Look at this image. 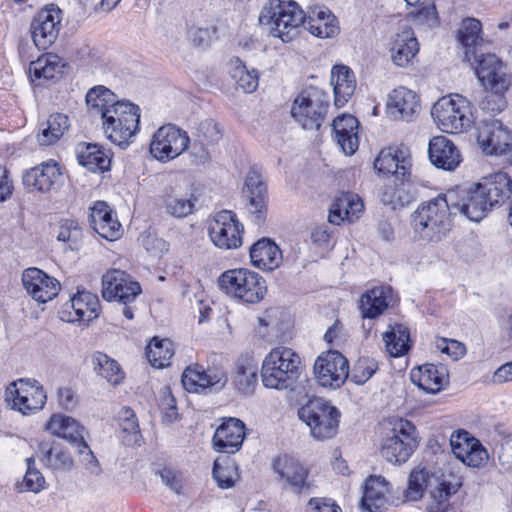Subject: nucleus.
Listing matches in <instances>:
<instances>
[{"mask_svg":"<svg viewBox=\"0 0 512 512\" xmlns=\"http://www.w3.org/2000/svg\"><path fill=\"white\" fill-rule=\"evenodd\" d=\"M142 245L154 258H160L168 251V244L166 241L151 233H147L142 236Z\"/></svg>","mask_w":512,"mask_h":512,"instance_id":"obj_63","label":"nucleus"},{"mask_svg":"<svg viewBox=\"0 0 512 512\" xmlns=\"http://www.w3.org/2000/svg\"><path fill=\"white\" fill-rule=\"evenodd\" d=\"M472 62L476 63V76L486 91H507L510 88L512 76L507 65L495 54H480Z\"/></svg>","mask_w":512,"mask_h":512,"instance_id":"obj_13","label":"nucleus"},{"mask_svg":"<svg viewBox=\"0 0 512 512\" xmlns=\"http://www.w3.org/2000/svg\"><path fill=\"white\" fill-rule=\"evenodd\" d=\"M419 51V44L413 30L405 25L393 37L390 47L391 58L399 67H406Z\"/></svg>","mask_w":512,"mask_h":512,"instance_id":"obj_32","label":"nucleus"},{"mask_svg":"<svg viewBox=\"0 0 512 512\" xmlns=\"http://www.w3.org/2000/svg\"><path fill=\"white\" fill-rule=\"evenodd\" d=\"M377 368L378 365L374 359L360 358L353 368L352 381L355 384H364L377 371Z\"/></svg>","mask_w":512,"mask_h":512,"instance_id":"obj_57","label":"nucleus"},{"mask_svg":"<svg viewBox=\"0 0 512 512\" xmlns=\"http://www.w3.org/2000/svg\"><path fill=\"white\" fill-rule=\"evenodd\" d=\"M297 415L309 427L311 436L317 440L330 439L337 434L340 412L321 397L298 408Z\"/></svg>","mask_w":512,"mask_h":512,"instance_id":"obj_7","label":"nucleus"},{"mask_svg":"<svg viewBox=\"0 0 512 512\" xmlns=\"http://www.w3.org/2000/svg\"><path fill=\"white\" fill-rule=\"evenodd\" d=\"M62 173L54 161L43 162L24 172L22 182L28 192L46 193L53 189Z\"/></svg>","mask_w":512,"mask_h":512,"instance_id":"obj_23","label":"nucleus"},{"mask_svg":"<svg viewBox=\"0 0 512 512\" xmlns=\"http://www.w3.org/2000/svg\"><path fill=\"white\" fill-rule=\"evenodd\" d=\"M250 258L253 266L272 271L281 264L282 253L275 242L269 238H262L250 248Z\"/></svg>","mask_w":512,"mask_h":512,"instance_id":"obj_36","label":"nucleus"},{"mask_svg":"<svg viewBox=\"0 0 512 512\" xmlns=\"http://www.w3.org/2000/svg\"><path fill=\"white\" fill-rule=\"evenodd\" d=\"M481 32L482 24L475 18L464 19L457 31V40L463 50L464 60L471 65L472 61L480 56L478 53L483 45Z\"/></svg>","mask_w":512,"mask_h":512,"instance_id":"obj_27","label":"nucleus"},{"mask_svg":"<svg viewBox=\"0 0 512 512\" xmlns=\"http://www.w3.org/2000/svg\"><path fill=\"white\" fill-rule=\"evenodd\" d=\"M428 153L432 164L443 170H454L462 160L459 149L444 136H437L430 140Z\"/></svg>","mask_w":512,"mask_h":512,"instance_id":"obj_29","label":"nucleus"},{"mask_svg":"<svg viewBox=\"0 0 512 512\" xmlns=\"http://www.w3.org/2000/svg\"><path fill=\"white\" fill-rule=\"evenodd\" d=\"M47 399V393L43 386H7L5 402L13 410L22 414L41 409Z\"/></svg>","mask_w":512,"mask_h":512,"instance_id":"obj_20","label":"nucleus"},{"mask_svg":"<svg viewBox=\"0 0 512 512\" xmlns=\"http://www.w3.org/2000/svg\"><path fill=\"white\" fill-rule=\"evenodd\" d=\"M387 352L393 357H399L410 349L409 330L403 324L395 323L383 334Z\"/></svg>","mask_w":512,"mask_h":512,"instance_id":"obj_44","label":"nucleus"},{"mask_svg":"<svg viewBox=\"0 0 512 512\" xmlns=\"http://www.w3.org/2000/svg\"><path fill=\"white\" fill-rule=\"evenodd\" d=\"M412 384H444L449 381V371L445 365L424 364L410 372Z\"/></svg>","mask_w":512,"mask_h":512,"instance_id":"obj_47","label":"nucleus"},{"mask_svg":"<svg viewBox=\"0 0 512 512\" xmlns=\"http://www.w3.org/2000/svg\"><path fill=\"white\" fill-rule=\"evenodd\" d=\"M229 72L244 92L252 93L258 87V73L254 69L248 70L239 58L231 60Z\"/></svg>","mask_w":512,"mask_h":512,"instance_id":"obj_51","label":"nucleus"},{"mask_svg":"<svg viewBox=\"0 0 512 512\" xmlns=\"http://www.w3.org/2000/svg\"><path fill=\"white\" fill-rule=\"evenodd\" d=\"M64 68L65 62L62 58L53 53H46L30 63L29 73L32 79L50 80L61 75Z\"/></svg>","mask_w":512,"mask_h":512,"instance_id":"obj_43","label":"nucleus"},{"mask_svg":"<svg viewBox=\"0 0 512 512\" xmlns=\"http://www.w3.org/2000/svg\"><path fill=\"white\" fill-rule=\"evenodd\" d=\"M36 454L43 466L53 473L69 472L74 467L72 455L60 443L41 442Z\"/></svg>","mask_w":512,"mask_h":512,"instance_id":"obj_28","label":"nucleus"},{"mask_svg":"<svg viewBox=\"0 0 512 512\" xmlns=\"http://www.w3.org/2000/svg\"><path fill=\"white\" fill-rule=\"evenodd\" d=\"M90 221L92 228L101 237L115 240L120 236L121 225L105 202L98 201L94 204L91 208Z\"/></svg>","mask_w":512,"mask_h":512,"instance_id":"obj_35","label":"nucleus"},{"mask_svg":"<svg viewBox=\"0 0 512 512\" xmlns=\"http://www.w3.org/2000/svg\"><path fill=\"white\" fill-rule=\"evenodd\" d=\"M477 143L486 155H503L511 151L512 132L498 119H484L477 127Z\"/></svg>","mask_w":512,"mask_h":512,"instance_id":"obj_12","label":"nucleus"},{"mask_svg":"<svg viewBox=\"0 0 512 512\" xmlns=\"http://www.w3.org/2000/svg\"><path fill=\"white\" fill-rule=\"evenodd\" d=\"M118 423L122 433L123 442L127 445L136 444L140 437L138 420L134 411L124 407L118 413Z\"/></svg>","mask_w":512,"mask_h":512,"instance_id":"obj_52","label":"nucleus"},{"mask_svg":"<svg viewBox=\"0 0 512 512\" xmlns=\"http://www.w3.org/2000/svg\"><path fill=\"white\" fill-rule=\"evenodd\" d=\"M313 370L319 384H343L349 377V362L338 351L330 350L317 357Z\"/></svg>","mask_w":512,"mask_h":512,"instance_id":"obj_16","label":"nucleus"},{"mask_svg":"<svg viewBox=\"0 0 512 512\" xmlns=\"http://www.w3.org/2000/svg\"><path fill=\"white\" fill-rule=\"evenodd\" d=\"M259 22L273 37L290 42L304 25L305 13L293 0H269L260 12Z\"/></svg>","mask_w":512,"mask_h":512,"instance_id":"obj_3","label":"nucleus"},{"mask_svg":"<svg viewBox=\"0 0 512 512\" xmlns=\"http://www.w3.org/2000/svg\"><path fill=\"white\" fill-rule=\"evenodd\" d=\"M57 240L65 243L70 250H78L82 240V229L78 222L72 219L61 220Z\"/></svg>","mask_w":512,"mask_h":512,"instance_id":"obj_53","label":"nucleus"},{"mask_svg":"<svg viewBox=\"0 0 512 512\" xmlns=\"http://www.w3.org/2000/svg\"><path fill=\"white\" fill-rule=\"evenodd\" d=\"M128 274L124 271L113 269L107 271L102 277V296L111 301L119 293L123 285H127Z\"/></svg>","mask_w":512,"mask_h":512,"instance_id":"obj_55","label":"nucleus"},{"mask_svg":"<svg viewBox=\"0 0 512 512\" xmlns=\"http://www.w3.org/2000/svg\"><path fill=\"white\" fill-rule=\"evenodd\" d=\"M209 236L220 249H237L242 245L243 225L232 211L223 210L211 222Z\"/></svg>","mask_w":512,"mask_h":512,"instance_id":"obj_14","label":"nucleus"},{"mask_svg":"<svg viewBox=\"0 0 512 512\" xmlns=\"http://www.w3.org/2000/svg\"><path fill=\"white\" fill-rule=\"evenodd\" d=\"M388 482L382 476L367 479L361 499V507L367 512H382L387 503Z\"/></svg>","mask_w":512,"mask_h":512,"instance_id":"obj_38","label":"nucleus"},{"mask_svg":"<svg viewBox=\"0 0 512 512\" xmlns=\"http://www.w3.org/2000/svg\"><path fill=\"white\" fill-rule=\"evenodd\" d=\"M101 117L107 138L119 146L127 145L139 127V108L129 102L109 105L101 110Z\"/></svg>","mask_w":512,"mask_h":512,"instance_id":"obj_5","label":"nucleus"},{"mask_svg":"<svg viewBox=\"0 0 512 512\" xmlns=\"http://www.w3.org/2000/svg\"><path fill=\"white\" fill-rule=\"evenodd\" d=\"M196 136L201 144L215 145L222 138V129L214 120L206 119L200 122Z\"/></svg>","mask_w":512,"mask_h":512,"instance_id":"obj_56","label":"nucleus"},{"mask_svg":"<svg viewBox=\"0 0 512 512\" xmlns=\"http://www.w3.org/2000/svg\"><path fill=\"white\" fill-rule=\"evenodd\" d=\"M27 471L22 482L17 483L18 492L39 493L45 487V479L41 472L34 467L35 459L29 457L26 459Z\"/></svg>","mask_w":512,"mask_h":512,"instance_id":"obj_54","label":"nucleus"},{"mask_svg":"<svg viewBox=\"0 0 512 512\" xmlns=\"http://www.w3.org/2000/svg\"><path fill=\"white\" fill-rule=\"evenodd\" d=\"M312 35L319 38H330L335 36L339 27L334 15L326 9L319 8L312 12V15L305 17L303 25Z\"/></svg>","mask_w":512,"mask_h":512,"instance_id":"obj_42","label":"nucleus"},{"mask_svg":"<svg viewBox=\"0 0 512 512\" xmlns=\"http://www.w3.org/2000/svg\"><path fill=\"white\" fill-rule=\"evenodd\" d=\"M410 155L407 148H384L374 161V168L383 175H395L404 180L410 168Z\"/></svg>","mask_w":512,"mask_h":512,"instance_id":"obj_25","label":"nucleus"},{"mask_svg":"<svg viewBox=\"0 0 512 512\" xmlns=\"http://www.w3.org/2000/svg\"><path fill=\"white\" fill-rule=\"evenodd\" d=\"M488 94L481 100L480 108L488 113L494 114L504 110L507 106L505 97L506 91H487Z\"/></svg>","mask_w":512,"mask_h":512,"instance_id":"obj_59","label":"nucleus"},{"mask_svg":"<svg viewBox=\"0 0 512 512\" xmlns=\"http://www.w3.org/2000/svg\"><path fill=\"white\" fill-rule=\"evenodd\" d=\"M245 439V425L236 418L224 421L215 431L213 448L219 453L234 454L240 450Z\"/></svg>","mask_w":512,"mask_h":512,"instance_id":"obj_24","label":"nucleus"},{"mask_svg":"<svg viewBox=\"0 0 512 512\" xmlns=\"http://www.w3.org/2000/svg\"><path fill=\"white\" fill-rule=\"evenodd\" d=\"M60 10L47 8L37 13L31 23V34L35 46L45 50L57 39L60 29Z\"/></svg>","mask_w":512,"mask_h":512,"instance_id":"obj_17","label":"nucleus"},{"mask_svg":"<svg viewBox=\"0 0 512 512\" xmlns=\"http://www.w3.org/2000/svg\"><path fill=\"white\" fill-rule=\"evenodd\" d=\"M359 121L350 114H344L333 121L334 138L346 155H353L359 146Z\"/></svg>","mask_w":512,"mask_h":512,"instance_id":"obj_34","label":"nucleus"},{"mask_svg":"<svg viewBox=\"0 0 512 512\" xmlns=\"http://www.w3.org/2000/svg\"><path fill=\"white\" fill-rule=\"evenodd\" d=\"M454 191L422 203L412 214V226L416 234L423 240L437 242L450 230L451 216H454L452 205Z\"/></svg>","mask_w":512,"mask_h":512,"instance_id":"obj_2","label":"nucleus"},{"mask_svg":"<svg viewBox=\"0 0 512 512\" xmlns=\"http://www.w3.org/2000/svg\"><path fill=\"white\" fill-rule=\"evenodd\" d=\"M79 163L92 172L107 170L110 158L97 144H82L78 150Z\"/></svg>","mask_w":512,"mask_h":512,"instance_id":"obj_46","label":"nucleus"},{"mask_svg":"<svg viewBox=\"0 0 512 512\" xmlns=\"http://www.w3.org/2000/svg\"><path fill=\"white\" fill-rule=\"evenodd\" d=\"M328 101L322 92L313 90L301 93L291 108L293 118L307 130H318L327 112Z\"/></svg>","mask_w":512,"mask_h":512,"instance_id":"obj_11","label":"nucleus"},{"mask_svg":"<svg viewBox=\"0 0 512 512\" xmlns=\"http://www.w3.org/2000/svg\"><path fill=\"white\" fill-rule=\"evenodd\" d=\"M272 468L284 487L290 488L296 493L308 489V469L298 460L288 455L278 456L273 460Z\"/></svg>","mask_w":512,"mask_h":512,"instance_id":"obj_19","label":"nucleus"},{"mask_svg":"<svg viewBox=\"0 0 512 512\" xmlns=\"http://www.w3.org/2000/svg\"><path fill=\"white\" fill-rule=\"evenodd\" d=\"M45 429L52 435L61 437L73 444L84 441L82 427L70 416L54 414L45 425Z\"/></svg>","mask_w":512,"mask_h":512,"instance_id":"obj_41","label":"nucleus"},{"mask_svg":"<svg viewBox=\"0 0 512 512\" xmlns=\"http://www.w3.org/2000/svg\"><path fill=\"white\" fill-rule=\"evenodd\" d=\"M381 201L383 204L390 205L393 209H396L408 203L409 199L402 187L387 185L381 191Z\"/></svg>","mask_w":512,"mask_h":512,"instance_id":"obj_60","label":"nucleus"},{"mask_svg":"<svg viewBox=\"0 0 512 512\" xmlns=\"http://www.w3.org/2000/svg\"><path fill=\"white\" fill-rule=\"evenodd\" d=\"M462 485L461 478L452 472L441 473L432 471L431 467L423 464L416 466L408 477V487L404 497L407 501H417L428 489L429 512H446L450 506V497Z\"/></svg>","mask_w":512,"mask_h":512,"instance_id":"obj_1","label":"nucleus"},{"mask_svg":"<svg viewBox=\"0 0 512 512\" xmlns=\"http://www.w3.org/2000/svg\"><path fill=\"white\" fill-rule=\"evenodd\" d=\"M109 96H111V93L107 88L103 86L94 87L86 94V103L96 113L101 114V110L109 106L107 105Z\"/></svg>","mask_w":512,"mask_h":512,"instance_id":"obj_61","label":"nucleus"},{"mask_svg":"<svg viewBox=\"0 0 512 512\" xmlns=\"http://www.w3.org/2000/svg\"><path fill=\"white\" fill-rule=\"evenodd\" d=\"M387 108L394 119L410 121L420 110L419 98L412 90L399 87L389 95Z\"/></svg>","mask_w":512,"mask_h":512,"instance_id":"obj_30","label":"nucleus"},{"mask_svg":"<svg viewBox=\"0 0 512 512\" xmlns=\"http://www.w3.org/2000/svg\"><path fill=\"white\" fill-rule=\"evenodd\" d=\"M70 126L69 118L62 113H55L49 116L47 121L42 124L38 141L41 145L48 146L56 143L68 130Z\"/></svg>","mask_w":512,"mask_h":512,"instance_id":"obj_45","label":"nucleus"},{"mask_svg":"<svg viewBox=\"0 0 512 512\" xmlns=\"http://www.w3.org/2000/svg\"><path fill=\"white\" fill-rule=\"evenodd\" d=\"M364 211L361 198L354 193H342L333 202L328 220L330 223L340 225L344 221L352 223L360 218Z\"/></svg>","mask_w":512,"mask_h":512,"instance_id":"obj_31","label":"nucleus"},{"mask_svg":"<svg viewBox=\"0 0 512 512\" xmlns=\"http://www.w3.org/2000/svg\"><path fill=\"white\" fill-rule=\"evenodd\" d=\"M78 453L81 456L80 462L83 464L84 468L94 476H98L101 474L102 469L100 467V464L95 457L94 453L91 451L89 446L85 441H81L77 445Z\"/></svg>","mask_w":512,"mask_h":512,"instance_id":"obj_62","label":"nucleus"},{"mask_svg":"<svg viewBox=\"0 0 512 512\" xmlns=\"http://www.w3.org/2000/svg\"><path fill=\"white\" fill-rule=\"evenodd\" d=\"M189 143L190 138L186 131L167 124L158 128L153 134L149 150L156 160L167 162L186 151Z\"/></svg>","mask_w":512,"mask_h":512,"instance_id":"obj_10","label":"nucleus"},{"mask_svg":"<svg viewBox=\"0 0 512 512\" xmlns=\"http://www.w3.org/2000/svg\"><path fill=\"white\" fill-rule=\"evenodd\" d=\"M391 429L381 443V455L394 465L405 463L419 445L415 425L404 419L395 418L390 421Z\"/></svg>","mask_w":512,"mask_h":512,"instance_id":"obj_6","label":"nucleus"},{"mask_svg":"<svg viewBox=\"0 0 512 512\" xmlns=\"http://www.w3.org/2000/svg\"><path fill=\"white\" fill-rule=\"evenodd\" d=\"M218 284L226 294L247 303H258L267 292L265 280L259 274L243 268L223 272Z\"/></svg>","mask_w":512,"mask_h":512,"instance_id":"obj_8","label":"nucleus"},{"mask_svg":"<svg viewBox=\"0 0 512 512\" xmlns=\"http://www.w3.org/2000/svg\"><path fill=\"white\" fill-rule=\"evenodd\" d=\"M331 85L334 90V104L343 107L354 95L356 79L353 71L345 65H336L331 71Z\"/></svg>","mask_w":512,"mask_h":512,"instance_id":"obj_37","label":"nucleus"},{"mask_svg":"<svg viewBox=\"0 0 512 512\" xmlns=\"http://www.w3.org/2000/svg\"><path fill=\"white\" fill-rule=\"evenodd\" d=\"M301 359L291 348L280 346L272 349L264 358L261 378L264 384L296 382L301 374Z\"/></svg>","mask_w":512,"mask_h":512,"instance_id":"obj_9","label":"nucleus"},{"mask_svg":"<svg viewBox=\"0 0 512 512\" xmlns=\"http://www.w3.org/2000/svg\"><path fill=\"white\" fill-rule=\"evenodd\" d=\"M258 381V365L250 355H241L235 362L233 384H255Z\"/></svg>","mask_w":512,"mask_h":512,"instance_id":"obj_50","label":"nucleus"},{"mask_svg":"<svg viewBox=\"0 0 512 512\" xmlns=\"http://www.w3.org/2000/svg\"><path fill=\"white\" fill-rule=\"evenodd\" d=\"M70 307L74 316L68 321L89 323L96 319L100 313V302L98 297L87 291H79L70 299Z\"/></svg>","mask_w":512,"mask_h":512,"instance_id":"obj_40","label":"nucleus"},{"mask_svg":"<svg viewBox=\"0 0 512 512\" xmlns=\"http://www.w3.org/2000/svg\"><path fill=\"white\" fill-rule=\"evenodd\" d=\"M393 300V290L389 286L375 287L360 299V310L364 318H375L381 315Z\"/></svg>","mask_w":512,"mask_h":512,"instance_id":"obj_39","label":"nucleus"},{"mask_svg":"<svg viewBox=\"0 0 512 512\" xmlns=\"http://www.w3.org/2000/svg\"><path fill=\"white\" fill-rule=\"evenodd\" d=\"M431 116L441 131L450 134L465 132L474 123L470 102L459 94L441 97L433 105Z\"/></svg>","mask_w":512,"mask_h":512,"instance_id":"obj_4","label":"nucleus"},{"mask_svg":"<svg viewBox=\"0 0 512 512\" xmlns=\"http://www.w3.org/2000/svg\"><path fill=\"white\" fill-rule=\"evenodd\" d=\"M452 202H454L452 209L455 215L459 213L475 222L482 220L491 210L476 184L460 193L454 191Z\"/></svg>","mask_w":512,"mask_h":512,"instance_id":"obj_22","label":"nucleus"},{"mask_svg":"<svg viewBox=\"0 0 512 512\" xmlns=\"http://www.w3.org/2000/svg\"><path fill=\"white\" fill-rule=\"evenodd\" d=\"M160 407L163 410L162 419L165 423H173L178 418L176 400L171 393L169 386L162 387L160 391Z\"/></svg>","mask_w":512,"mask_h":512,"instance_id":"obj_58","label":"nucleus"},{"mask_svg":"<svg viewBox=\"0 0 512 512\" xmlns=\"http://www.w3.org/2000/svg\"><path fill=\"white\" fill-rule=\"evenodd\" d=\"M197 203L195 189L191 185L170 186L163 194L166 212L174 218H185L194 213Z\"/></svg>","mask_w":512,"mask_h":512,"instance_id":"obj_21","label":"nucleus"},{"mask_svg":"<svg viewBox=\"0 0 512 512\" xmlns=\"http://www.w3.org/2000/svg\"><path fill=\"white\" fill-rule=\"evenodd\" d=\"M174 355L173 344L169 339L154 337L146 348V357L155 368H164L170 365Z\"/></svg>","mask_w":512,"mask_h":512,"instance_id":"obj_48","label":"nucleus"},{"mask_svg":"<svg viewBox=\"0 0 512 512\" xmlns=\"http://www.w3.org/2000/svg\"><path fill=\"white\" fill-rule=\"evenodd\" d=\"M244 194L249 199L251 211L255 217V222L261 225L264 222L266 214L267 189L262 181L261 175L256 171H249L244 186Z\"/></svg>","mask_w":512,"mask_h":512,"instance_id":"obj_33","label":"nucleus"},{"mask_svg":"<svg viewBox=\"0 0 512 512\" xmlns=\"http://www.w3.org/2000/svg\"><path fill=\"white\" fill-rule=\"evenodd\" d=\"M450 445L455 457L469 467L482 468L489 460L488 452L480 441L464 430L452 433Z\"/></svg>","mask_w":512,"mask_h":512,"instance_id":"obj_15","label":"nucleus"},{"mask_svg":"<svg viewBox=\"0 0 512 512\" xmlns=\"http://www.w3.org/2000/svg\"><path fill=\"white\" fill-rule=\"evenodd\" d=\"M22 283L27 293L41 303L52 300L60 291V283L56 278L35 267L23 271Z\"/></svg>","mask_w":512,"mask_h":512,"instance_id":"obj_18","label":"nucleus"},{"mask_svg":"<svg viewBox=\"0 0 512 512\" xmlns=\"http://www.w3.org/2000/svg\"><path fill=\"white\" fill-rule=\"evenodd\" d=\"M490 209L502 205L512 193V180L506 173H494L477 184Z\"/></svg>","mask_w":512,"mask_h":512,"instance_id":"obj_26","label":"nucleus"},{"mask_svg":"<svg viewBox=\"0 0 512 512\" xmlns=\"http://www.w3.org/2000/svg\"><path fill=\"white\" fill-rule=\"evenodd\" d=\"M287 401L291 406L305 407L316 396H311L306 390V386H290L286 395Z\"/></svg>","mask_w":512,"mask_h":512,"instance_id":"obj_64","label":"nucleus"},{"mask_svg":"<svg viewBox=\"0 0 512 512\" xmlns=\"http://www.w3.org/2000/svg\"><path fill=\"white\" fill-rule=\"evenodd\" d=\"M95 371L108 383L120 384L124 380V372L119 363L102 352L93 355Z\"/></svg>","mask_w":512,"mask_h":512,"instance_id":"obj_49","label":"nucleus"}]
</instances>
